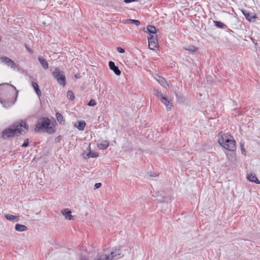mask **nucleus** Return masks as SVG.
I'll use <instances>...</instances> for the list:
<instances>
[{
    "mask_svg": "<svg viewBox=\"0 0 260 260\" xmlns=\"http://www.w3.org/2000/svg\"><path fill=\"white\" fill-rule=\"evenodd\" d=\"M27 130L28 127L26 122L21 121L5 128L3 131L2 138L4 139L13 138L20 134H25Z\"/></svg>",
    "mask_w": 260,
    "mask_h": 260,
    "instance_id": "nucleus-1",
    "label": "nucleus"
},
{
    "mask_svg": "<svg viewBox=\"0 0 260 260\" xmlns=\"http://www.w3.org/2000/svg\"><path fill=\"white\" fill-rule=\"evenodd\" d=\"M41 130L49 134H51L54 131L53 127L50 125V121L49 119L43 118L38 121L35 127V131L39 133Z\"/></svg>",
    "mask_w": 260,
    "mask_h": 260,
    "instance_id": "nucleus-2",
    "label": "nucleus"
},
{
    "mask_svg": "<svg viewBox=\"0 0 260 260\" xmlns=\"http://www.w3.org/2000/svg\"><path fill=\"white\" fill-rule=\"evenodd\" d=\"M218 142L223 148L229 151H234L236 149V142L230 136H221L218 139Z\"/></svg>",
    "mask_w": 260,
    "mask_h": 260,
    "instance_id": "nucleus-3",
    "label": "nucleus"
},
{
    "mask_svg": "<svg viewBox=\"0 0 260 260\" xmlns=\"http://www.w3.org/2000/svg\"><path fill=\"white\" fill-rule=\"evenodd\" d=\"M53 76L57 80L58 84L64 86L66 84V79L63 73L59 69L56 68L52 73Z\"/></svg>",
    "mask_w": 260,
    "mask_h": 260,
    "instance_id": "nucleus-4",
    "label": "nucleus"
},
{
    "mask_svg": "<svg viewBox=\"0 0 260 260\" xmlns=\"http://www.w3.org/2000/svg\"><path fill=\"white\" fill-rule=\"evenodd\" d=\"M106 254L108 257V259L112 260L116 258L121 254V250L119 248H113L110 251L105 250Z\"/></svg>",
    "mask_w": 260,
    "mask_h": 260,
    "instance_id": "nucleus-5",
    "label": "nucleus"
},
{
    "mask_svg": "<svg viewBox=\"0 0 260 260\" xmlns=\"http://www.w3.org/2000/svg\"><path fill=\"white\" fill-rule=\"evenodd\" d=\"M149 48L151 50H154L155 48L157 47V35H151V36L148 37Z\"/></svg>",
    "mask_w": 260,
    "mask_h": 260,
    "instance_id": "nucleus-6",
    "label": "nucleus"
},
{
    "mask_svg": "<svg viewBox=\"0 0 260 260\" xmlns=\"http://www.w3.org/2000/svg\"><path fill=\"white\" fill-rule=\"evenodd\" d=\"M10 87H12L14 89V90H16V94L17 95L18 94V91L16 90V88L14 86H13L11 84H9L8 83H4V84H2L0 85V90H2V89L8 90ZM0 103L3 105V107H7L5 102L2 101V100L1 99H0Z\"/></svg>",
    "mask_w": 260,
    "mask_h": 260,
    "instance_id": "nucleus-7",
    "label": "nucleus"
},
{
    "mask_svg": "<svg viewBox=\"0 0 260 260\" xmlns=\"http://www.w3.org/2000/svg\"><path fill=\"white\" fill-rule=\"evenodd\" d=\"M0 60L1 61V62L7 65L8 67H10L11 68L15 69V63L13 60H12L10 58L6 57H2L0 58Z\"/></svg>",
    "mask_w": 260,
    "mask_h": 260,
    "instance_id": "nucleus-8",
    "label": "nucleus"
},
{
    "mask_svg": "<svg viewBox=\"0 0 260 260\" xmlns=\"http://www.w3.org/2000/svg\"><path fill=\"white\" fill-rule=\"evenodd\" d=\"M109 68L111 70L113 71L114 73L118 76L121 74V72L119 70L118 68L116 67L114 62L110 61L109 62Z\"/></svg>",
    "mask_w": 260,
    "mask_h": 260,
    "instance_id": "nucleus-9",
    "label": "nucleus"
},
{
    "mask_svg": "<svg viewBox=\"0 0 260 260\" xmlns=\"http://www.w3.org/2000/svg\"><path fill=\"white\" fill-rule=\"evenodd\" d=\"M62 214L67 219L74 220V217L72 215V212L69 209H65L62 210Z\"/></svg>",
    "mask_w": 260,
    "mask_h": 260,
    "instance_id": "nucleus-10",
    "label": "nucleus"
},
{
    "mask_svg": "<svg viewBox=\"0 0 260 260\" xmlns=\"http://www.w3.org/2000/svg\"><path fill=\"white\" fill-rule=\"evenodd\" d=\"M161 102L164 104L166 108L169 110H171L172 108V103L170 100H169V99L167 98L166 96H164V98H162V99L160 100Z\"/></svg>",
    "mask_w": 260,
    "mask_h": 260,
    "instance_id": "nucleus-11",
    "label": "nucleus"
},
{
    "mask_svg": "<svg viewBox=\"0 0 260 260\" xmlns=\"http://www.w3.org/2000/svg\"><path fill=\"white\" fill-rule=\"evenodd\" d=\"M109 146V142L107 140L101 141L97 144L98 147L99 149L104 150L108 148Z\"/></svg>",
    "mask_w": 260,
    "mask_h": 260,
    "instance_id": "nucleus-12",
    "label": "nucleus"
},
{
    "mask_svg": "<svg viewBox=\"0 0 260 260\" xmlns=\"http://www.w3.org/2000/svg\"><path fill=\"white\" fill-rule=\"evenodd\" d=\"M93 260H109L105 251L99 253Z\"/></svg>",
    "mask_w": 260,
    "mask_h": 260,
    "instance_id": "nucleus-13",
    "label": "nucleus"
},
{
    "mask_svg": "<svg viewBox=\"0 0 260 260\" xmlns=\"http://www.w3.org/2000/svg\"><path fill=\"white\" fill-rule=\"evenodd\" d=\"M5 218L9 221L15 222L19 220V217L13 215L6 214H5Z\"/></svg>",
    "mask_w": 260,
    "mask_h": 260,
    "instance_id": "nucleus-14",
    "label": "nucleus"
},
{
    "mask_svg": "<svg viewBox=\"0 0 260 260\" xmlns=\"http://www.w3.org/2000/svg\"><path fill=\"white\" fill-rule=\"evenodd\" d=\"M83 157L85 159L89 158L90 157L95 158L98 157L99 155L97 153L93 152H89L87 153H83Z\"/></svg>",
    "mask_w": 260,
    "mask_h": 260,
    "instance_id": "nucleus-15",
    "label": "nucleus"
},
{
    "mask_svg": "<svg viewBox=\"0 0 260 260\" xmlns=\"http://www.w3.org/2000/svg\"><path fill=\"white\" fill-rule=\"evenodd\" d=\"M247 179L251 182H253L256 184H259L260 181L257 179L256 176L254 174H248L247 176Z\"/></svg>",
    "mask_w": 260,
    "mask_h": 260,
    "instance_id": "nucleus-16",
    "label": "nucleus"
},
{
    "mask_svg": "<svg viewBox=\"0 0 260 260\" xmlns=\"http://www.w3.org/2000/svg\"><path fill=\"white\" fill-rule=\"evenodd\" d=\"M38 60L44 69L46 70L48 68V63L45 59L43 57H39Z\"/></svg>",
    "mask_w": 260,
    "mask_h": 260,
    "instance_id": "nucleus-17",
    "label": "nucleus"
},
{
    "mask_svg": "<svg viewBox=\"0 0 260 260\" xmlns=\"http://www.w3.org/2000/svg\"><path fill=\"white\" fill-rule=\"evenodd\" d=\"M155 79L161 85L164 87H165L166 85L168 86L167 81L163 77L157 76Z\"/></svg>",
    "mask_w": 260,
    "mask_h": 260,
    "instance_id": "nucleus-18",
    "label": "nucleus"
},
{
    "mask_svg": "<svg viewBox=\"0 0 260 260\" xmlns=\"http://www.w3.org/2000/svg\"><path fill=\"white\" fill-rule=\"evenodd\" d=\"M147 31L146 32H148L150 34V36H151V35H156V28L153 26V25H148L147 27Z\"/></svg>",
    "mask_w": 260,
    "mask_h": 260,
    "instance_id": "nucleus-19",
    "label": "nucleus"
},
{
    "mask_svg": "<svg viewBox=\"0 0 260 260\" xmlns=\"http://www.w3.org/2000/svg\"><path fill=\"white\" fill-rule=\"evenodd\" d=\"M242 12L246 19L249 21H251L253 19L256 18V16L255 15H250V14L247 12L243 11Z\"/></svg>",
    "mask_w": 260,
    "mask_h": 260,
    "instance_id": "nucleus-20",
    "label": "nucleus"
},
{
    "mask_svg": "<svg viewBox=\"0 0 260 260\" xmlns=\"http://www.w3.org/2000/svg\"><path fill=\"white\" fill-rule=\"evenodd\" d=\"M31 86L34 88V89L35 91H36V93L37 94V95L39 96H41V92L39 88V86H38V84L35 82H32L31 83Z\"/></svg>",
    "mask_w": 260,
    "mask_h": 260,
    "instance_id": "nucleus-21",
    "label": "nucleus"
},
{
    "mask_svg": "<svg viewBox=\"0 0 260 260\" xmlns=\"http://www.w3.org/2000/svg\"><path fill=\"white\" fill-rule=\"evenodd\" d=\"M27 228L26 226L20 224H17L15 225V230L19 232H24L27 230Z\"/></svg>",
    "mask_w": 260,
    "mask_h": 260,
    "instance_id": "nucleus-22",
    "label": "nucleus"
},
{
    "mask_svg": "<svg viewBox=\"0 0 260 260\" xmlns=\"http://www.w3.org/2000/svg\"><path fill=\"white\" fill-rule=\"evenodd\" d=\"M85 122L84 121H79L76 123L75 126L80 131H83L85 126Z\"/></svg>",
    "mask_w": 260,
    "mask_h": 260,
    "instance_id": "nucleus-23",
    "label": "nucleus"
},
{
    "mask_svg": "<svg viewBox=\"0 0 260 260\" xmlns=\"http://www.w3.org/2000/svg\"><path fill=\"white\" fill-rule=\"evenodd\" d=\"M154 94L158 98L160 99V100L164 98L165 96L157 89H154Z\"/></svg>",
    "mask_w": 260,
    "mask_h": 260,
    "instance_id": "nucleus-24",
    "label": "nucleus"
},
{
    "mask_svg": "<svg viewBox=\"0 0 260 260\" xmlns=\"http://www.w3.org/2000/svg\"><path fill=\"white\" fill-rule=\"evenodd\" d=\"M184 49L190 52H194L197 50V48L194 46H189L184 48Z\"/></svg>",
    "mask_w": 260,
    "mask_h": 260,
    "instance_id": "nucleus-25",
    "label": "nucleus"
},
{
    "mask_svg": "<svg viewBox=\"0 0 260 260\" xmlns=\"http://www.w3.org/2000/svg\"><path fill=\"white\" fill-rule=\"evenodd\" d=\"M67 98L68 99L73 101L74 100L75 97L72 91H69L67 92Z\"/></svg>",
    "mask_w": 260,
    "mask_h": 260,
    "instance_id": "nucleus-26",
    "label": "nucleus"
},
{
    "mask_svg": "<svg viewBox=\"0 0 260 260\" xmlns=\"http://www.w3.org/2000/svg\"><path fill=\"white\" fill-rule=\"evenodd\" d=\"M127 23H134L137 26H139L140 24V22L139 20H134V19H128L127 20Z\"/></svg>",
    "mask_w": 260,
    "mask_h": 260,
    "instance_id": "nucleus-27",
    "label": "nucleus"
},
{
    "mask_svg": "<svg viewBox=\"0 0 260 260\" xmlns=\"http://www.w3.org/2000/svg\"><path fill=\"white\" fill-rule=\"evenodd\" d=\"M56 118L58 122H61L63 121V116L59 113H57L56 114Z\"/></svg>",
    "mask_w": 260,
    "mask_h": 260,
    "instance_id": "nucleus-28",
    "label": "nucleus"
},
{
    "mask_svg": "<svg viewBox=\"0 0 260 260\" xmlns=\"http://www.w3.org/2000/svg\"><path fill=\"white\" fill-rule=\"evenodd\" d=\"M214 23L215 25L218 27H219V28L223 27L224 24L219 21H214Z\"/></svg>",
    "mask_w": 260,
    "mask_h": 260,
    "instance_id": "nucleus-29",
    "label": "nucleus"
},
{
    "mask_svg": "<svg viewBox=\"0 0 260 260\" xmlns=\"http://www.w3.org/2000/svg\"><path fill=\"white\" fill-rule=\"evenodd\" d=\"M228 159L232 161V162H235L236 161V157L235 154L231 155V156H229V155H227Z\"/></svg>",
    "mask_w": 260,
    "mask_h": 260,
    "instance_id": "nucleus-30",
    "label": "nucleus"
},
{
    "mask_svg": "<svg viewBox=\"0 0 260 260\" xmlns=\"http://www.w3.org/2000/svg\"><path fill=\"white\" fill-rule=\"evenodd\" d=\"M87 105L89 106H94L96 105L95 101L94 100H91Z\"/></svg>",
    "mask_w": 260,
    "mask_h": 260,
    "instance_id": "nucleus-31",
    "label": "nucleus"
},
{
    "mask_svg": "<svg viewBox=\"0 0 260 260\" xmlns=\"http://www.w3.org/2000/svg\"><path fill=\"white\" fill-rule=\"evenodd\" d=\"M116 50L120 53H123L125 52V50L121 47H117Z\"/></svg>",
    "mask_w": 260,
    "mask_h": 260,
    "instance_id": "nucleus-32",
    "label": "nucleus"
},
{
    "mask_svg": "<svg viewBox=\"0 0 260 260\" xmlns=\"http://www.w3.org/2000/svg\"><path fill=\"white\" fill-rule=\"evenodd\" d=\"M28 140H25L23 144L22 145V147H26L28 146Z\"/></svg>",
    "mask_w": 260,
    "mask_h": 260,
    "instance_id": "nucleus-33",
    "label": "nucleus"
},
{
    "mask_svg": "<svg viewBox=\"0 0 260 260\" xmlns=\"http://www.w3.org/2000/svg\"><path fill=\"white\" fill-rule=\"evenodd\" d=\"M101 186V183H95V184L94 185V189H96L97 188H99V187H100Z\"/></svg>",
    "mask_w": 260,
    "mask_h": 260,
    "instance_id": "nucleus-34",
    "label": "nucleus"
},
{
    "mask_svg": "<svg viewBox=\"0 0 260 260\" xmlns=\"http://www.w3.org/2000/svg\"><path fill=\"white\" fill-rule=\"evenodd\" d=\"M241 152L244 155H245L246 154V152H245V150L243 147V145H241Z\"/></svg>",
    "mask_w": 260,
    "mask_h": 260,
    "instance_id": "nucleus-35",
    "label": "nucleus"
},
{
    "mask_svg": "<svg viewBox=\"0 0 260 260\" xmlns=\"http://www.w3.org/2000/svg\"><path fill=\"white\" fill-rule=\"evenodd\" d=\"M137 1V0H124V2L125 3H131V2H136Z\"/></svg>",
    "mask_w": 260,
    "mask_h": 260,
    "instance_id": "nucleus-36",
    "label": "nucleus"
},
{
    "mask_svg": "<svg viewBox=\"0 0 260 260\" xmlns=\"http://www.w3.org/2000/svg\"><path fill=\"white\" fill-rule=\"evenodd\" d=\"M87 150L88 151V152H91V147H90V145H89L87 148Z\"/></svg>",
    "mask_w": 260,
    "mask_h": 260,
    "instance_id": "nucleus-37",
    "label": "nucleus"
},
{
    "mask_svg": "<svg viewBox=\"0 0 260 260\" xmlns=\"http://www.w3.org/2000/svg\"><path fill=\"white\" fill-rule=\"evenodd\" d=\"M60 139H61V137L60 136H58L57 137V141H59Z\"/></svg>",
    "mask_w": 260,
    "mask_h": 260,
    "instance_id": "nucleus-38",
    "label": "nucleus"
}]
</instances>
